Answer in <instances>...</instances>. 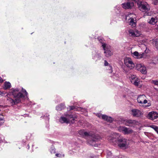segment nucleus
<instances>
[{"mask_svg": "<svg viewBox=\"0 0 158 158\" xmlns=\"http://www.w3.org/2000/svg\"><path fill=\"white\" fill-rule=\"evenodd\" d=\"M123 7L125 9L131 8L134 6V3L133 2H127L126 3H123L122 4Z\"/></svg>", "mask_w": 158, "mask_h": 158, "instance_id": "10", "label": "nucleus"}, {"mask_svg": "<svg viewBox=\"0 0 158 158\" xmlns=\"http://www.w3.org/2000/svg\"><path fill=\"white\" fill-rule=\"evenodd\" d=\"M1 111V110L0 109V111Z\"/></svg>", "mask_w": 158, "mask_h": 158, "instance_id": "45", "label": "nucleus"}, {"mask_svg": "<svg viewBox=\"0 0 158 158\" xmlns=\"http://www.w3.org/2000/svg\"><path fill=\"white\" fill-rule=\"evenodd\" d=\"M153 1V3L155 5H156L158 3V0H152Z\"/></svg>", "mask_w": 158, "mask_h": 158, "instance_id": "34", "label": "nucleus"}, {"mask_svg": "<svg viewBox=\"0 0 158 158\" xmlns=\"http://www.w3.org/2000/svg\"><path fill=\"white\" fill-rule=\"evenodd\" d=\"M22 91L23 92V93H25V95L26 96H27V95L28 94V93H27V92L26 91V90L25 89H24L23 88H22Z\"/></svg>", "mask_w": 158, "mask_h": 158, "instance_id": "33", "label": "nucleus"}, {"mask_svg": "<svg viewBox=\"0 0 158 158\" xmlns=\"http://www.w3.org/2000/svg\"><path fill=\"white\" fill-rule=\"evenodd\" d=\"M135 121L134 120H132L131 119H129L127 120V124H133L134 123H135Z\"/></svg>", "mask_w": 158, "mask_h": 158, "instance_id": "29", "label": "nucleus"}, {"mask_svg": "<svg viewBox=\"0 0 158 158\" xmlns=\"http://www.w3.org/2000/svg\"><path fill=\"white\" fill-rule=\"evenodd\" d=\"M131 112V115L134 117H139L143 114L141 111L135 109H132Z\"/></svg>", "mask_w": 158, "mask_h": 158, "instance_id": "8", "label": "nucleus"}, {"mask_svg": "<svg viewBox=\"0 0 158 158\" xmlns=\"http://www.w3.org/2000/svg\"><path fill=\"white\" fill-rule=\"evenodd\" d=\"M126 125H127V126H129V125H128V124H126Z\"/></svg>", "mask_w": 158, "mask_h": 158, "instance_id": "42", "label": "nucleus"}, {"mask_svg": "<svg viewBox=\"0 0 158 158\" xmlns=\"http://www.w3.org/2000/svg\"><path fill=\"white\" fill-rule=\"evenodd\" d=\"M28 146H29V147H28V148H29V145H28Z\"/></svg>", "mask_w": 158, "mask_h": 158, "instance_id": "43", "label": "nucleus"}, {"mask_svg": "<svg viewBox=\"0 0 158 158\" xmlns=\"http://www.w3.org/2000/svg\"><path fill=\"white\" fill-rule=\"evenodd\" d=\"M97 39H98V40H99V42L102 44V45L103 44H105V43H104L103 42V40L100 37H98Z\"/></svg>", "mask_w": 158, "mask_h": 158, "instance_id": "31", "label": "nucleus"}, {"mask_svg": "<svg viewBox=\"0 0 158 158\" xmlns=\"http://www.w3.org/2000/svg\"><path fill=\"white\" fill-rule=\"evenodd\" d=\"M103 120L110 123L112 122L113 120L112 118H111L110 117L106 115V117H105V118L103 119Z\"/></svg>", "mask_w": 158, "mask_h": 158, "instance_id": "23", "label": "nucleus"}, {"mask_svg": "<svg viewBox=\"0 0 158 158\" xmlns=\"http://www.w3.org/2000/svg\"><path fill=\"white\" fill-rule=\"evenodd\" d=\"M128 32L130 35L133 37H138L140 35V33L137 31H135L133 30L130 29L129 30Z\"/></svg>", "mask_w": 158, "mask_h": 158, "instance_id": "11", "label": "nucleus"}, {"mask_svg": "<svg viewBox=\"0 0 158 158\" xmlns=\"http://www.w3.org/2000/svg\"><path fill=\"white\" fill-rule=\"evenodd\" d=\"M19 91V90L18 88H16L14 89L12 88L10 90V91L9 92L10 94H11L15 98L16 95L18 93V92Z\"/></svg>", "mask_w": 158, "mask_h": 158, "instance_id": "14", "label": "nucleus"}, {"mask_svg": "<svg viewBox=\"0 0 158 158\" xmlns=\"http://www.w3.org/2000/svg\"><path fill=\"white\" fill-rule=\"evenodd\" d=\"M150 127L153 128L155 130V131L158 134V127L155 126L154 125H151L150 126Z\"/></svg>", "mask_w": 158, "mask_h": 158, "instance_id": "27", "label": "nucleus"}, {"mask_svg": "<svg viewBox=\"0 0 158 158\" xmlns=\"http://www.w3.org/2000/svg\"><path fill=\"white\" fill-rule=\"evenodd\" d=\"M155 45L156 48L158 50V41H156L155 42Z\"/></svg>", "mask_w": 158, "mask_h": 158, "instance_id": "35", "label": "nucleus"}, {"mask_svg": "<svg viewBox=\"0 0 158 158\" xmlns=\"http://www.w3.org/2000/svg\"><path fill=\"white\" fill-rule=\"evenodd\" d=\"M157 22V19L156 18L152 17L149 20L148 23L152 25H154Z\"/></svg>", "mask_w": 158, "mask_h": 158, "instance_id": "18", "label": "nucleus"}, {"mask_svg": "<svg viewBox=\"0 0 158 158\" xmlns=\"http://www.w3.org/2000/svg\"><path fill=\"white\" fill-rule=\"evenodd\" d=\"M108 64L109 63H108V62L106 60H105L104 61V65L105 66H108Z\"/></svg>", "mask_w": 158, "mask_h": 158, "instance_id": "36", "label": "nucleus"}, {"mask_svg": "<svg viewBox=\"0 0 158 158\" xmlns=\"http://www.w3.org/2000/svg\"><path fill=\"white\" fill-rule=\"evenodd\" d=\"M147 117L151 120L156 119L158 117V114L155 112L152 111L149 113Z\"/></svg>", "mask_w": 158, "mask_h": 158, "instance_id": "9", "label": "nucleus"}, {"mask_svg": "<svg viewBox=\"0 0 158 158\" xmlns=\"http://www.w3.org/2000/svg\"><path fill=\"white\" fill-rule=\"evenodd\" d=\"M3 81V80L2 78L0 77V82H2Z\"/></svg>", "mask_w": 158, "mask_h": 158, "instance_id": "41", "label": "nucleus"}, {"mask_svg": "<svg viewBox=\"0 0 158 158\" xmlns=\"http://www.w3.org/2000/svg\"><path fill=\"white\" fill-rule=\"evenodd\" d=\"M111 154L112 153L110 151H108L107 152V154L108 155H111Z\"/></svg>", "mask_w": 158, "mask_h": 158, "instance_id": "40", "label": "nucleus"}, {"mask_svg": "<svg viewBox=\"0 0 158 158\" xmlns=\"http://www.w3.org/2000/svg\"><path fill=\"white\" fill-rule=\"evenodd\" d=\"M152 82L156 85L158 86V80H154L152 81Z\"/></svg>", "mask_w": 158, "mask_h": 158, "instance_id": "32", "label": "nucleus"}, {"mask_svg": "<svg viewBox=\"0 0 158 158\" xmlns=\"http://www.w3.org/2000/svg\"><path fill=\"white\" fill-rule=\"evenodd\" d=\"M140 10L143 12H147L150 10L149 6L146 2L141 3L139 7Z\"/></svg>", "mask_w": 158, "mask_h": 158, "instance_id": "7", "label": "nucleus"}, {"mask_svg": "<svg viewBox=\"0 0 158 158\" xmlns=\"http://www.w3.org/2000/svg\"><path fill=\"white\" fill-rule=\"evenodd\" d=\"M4 118L3 116L0 114V125H1L4 123Z\"/></svg>", "mask_w": 158, "mask_h": 158, "instance_id": "25", "label": "nucleus"}, {"mask_svg": "<svg viewBox=\"0 0 158 158\" xmlns=\"http://www.w3.org/2000/svg\"><path fill=\"white\" fill-rule=\"evenodd\" d=\"M133 55L134 56L136 57L137 58H141L145 56L146 54L144 53L139 54L136 51L133 53Z\"/></svg>", "mask_w": 158, "mask_h": 158, "instance_id": "13", "label": "nucleus"}, {"mask_svg": "<svg viewBox=\"0 0 158 158\" xmlns=\"http://www.w3.org/2000/svg\"><path fill=\"white\" fill-rule=\"evenodd\" d=\"M7 100L11 106L15 105L19 102L21 101V100H19V99H15V100H14L11 98H8Z\"/></svg>", "mask_w": 158, "mask_h": 158, "instance_id": "12", "label": "nucleus"}, {"mask_svg": "<svg viewBox=\"0 0 158 158\" xmlns=\"http://www.w3.org/2000/svg\"><path fill=\"white\" fill-rule=\"evenodd\" d=\"M100 57V54L99 53L97 52L95 54H93V57L94 59H95L96 57H97V60H98Z\"/></svg>", "mask_w": 158, "mask_h": 158, "instance_id": "24", "label": "nucleus"}, {"mask_svg": "<svg viewBox=\"0 0 158 158\" xmlns=\"http://www.w3.org/2000/svg\"><path fill=\"white\" fill-rule=\"evenodd\" d=\"M65 117H61L59 119V121L61 123H73L77 118V116L74 114H64Z\"/></svg>", "mask_w": 158, "mask_h": 158, "instance_id": "3", "label": "nucleus"}, {"mask_svg": "<svg viewBox=\"0 0 158 158\" xmlns=\"http://www.w3.org/2000/svg\"><path fill=\"white\" fill-rule=\"evenodd\" d=\"M24 96L22 93L18 92V93L15 98H16V99H19V100H20V99L21 98H24Z\"/></svg>", "mask_w": 158, "mask_h": 158, "instance_id": "19", "label": "nucleus"}, {"mask_svg": "<svg viewBox=\"0 0 158 158\" xmlns=\"http://www.w3.org/2000/svg\"><path fill=\"white\" fill-rule=\"evenodd\" d=\"M150 106V105H149L148 106Z\"/></svg>", "mask_w": 158, "mask_h": 158, "instance_id": "44", "label": "nucleus"}, {"mask_svg": "<svg viewBox=\"0 0 158 158\" xmlns=\"http://www.w3.org/2000/svg\"><path fill=\"white\" fill-rule=\"evenodd\" d=\"M118 130L120 132H123L125 134H128L133 132V131L130 128L125 127H119Z\"/></svg>", "mask_w": 158, "mask_h": 158, "instance_id": "6", "label": "nucleus"}, {"mask_svg": "<svg viewBox=\"0 0 158 158\" xmlns=\"http://www.w3.org/2000/svg\"><path fill=\"white\" fill-rule=\"evenodd\" d=\"M139 71L143 74H145L147 73L146 68L145 67L140 65L139 69Z\"/></svg>", "mask_w": 158, "mask_h": 158, "instance_id": "22", "label": "nucleus"}, {"mask_svg": "<svg viewBox=\"0 0 158 158\" xmlns=\"http://www.w3.org/2000/svg\"><path fill=\"white\" fill-rule=\"evenodd\" d=\"M56 156L58 157H60L61 155L59 153H56Z\"/></svg>", "mask_w": 158, "mask_h": 158, "instance_id": "39", "label": "nucleus"}, {"mask_svg": "<svg viewBox=\"0 0 158 158\" xmlns=\"http://www.w3.org/2000/svg\"><path fill=\"white\" fill-rule=\"evenodd\" d=\"M146 96L144 95H139L137 98V100L138 103L143 104V101L145 98Z\"/></svg>", "mask_w": 158, "mask_h": 158, "instance_id": "15", "label": "nucleus"}, {"mask_svg": "<svg viewBox=\"0 0 158 158\" xmlns=\"http://www.w3.org/2000/svg\"><path fill=\"white\" fill-rule=\"evenodd\" d=\"M65 106L64 104H61L58 105L56 107V110H57L60 111L64 109L65 108Z\"/></svg>", "mask_w": 158, "mask_h": 158, "instance_id": "20", "label": "nucleus"}, {"mask_svg": "<svg viewBox=\"0 0 158 158\" xmlns=\"http://www.w3.org/2000/svg\"><path fill=\"white\" fill-rule=\"evenodd\" d=\"M129 21L130 25L133 27H135L136 26V23L133 18H130L129 19Z\"/></svg>", "mask_w": 158, "mask_h": 158, "instance_id": "16", "label": "nucleus"}, {"mask_svg": "<svg viewBox=\"0 0 158 158\" xmlns=\"http://www.w3.org/2000/svg\"><path fill=\"white\" fill-rule=\"evenodd\" d=\"M79 133L86 139L88 144L92 146H96V142L101 139L100 136L98 134L90 132H88L83 130H80Z\"/></svg>", "mask_w": 158, "mask_h": 158, "instance_id": "1", "label": "nucleus"}, {"mask_svg": "<svg viewBox=\"0 0 158 158\" xmlns=\"http://www.w3.org/2000/svg\"><path fill=\"white\" fill-rule=\"evenodd\" d=\"M124 64L129 69H131L135 67L134 64L129 57L126 58L124 60Z\"/></svg>", "mask_w": 158, "mask_h": 158, "instance_id": "4", "label": "nucleus"}, {"mask_svg": "<svg viewBox=\"0 0 158 158\" xmlns=\"http://www.w3.org/2000/svg\"><path fill=\"white\" fill-rule=\"evenodd\" d=\"M102 46L104 51V53L105 54V56L106 57H108L112 55L113 53L110 50V47L106 46V44H103Z\"/></svg>", "mask_w": 158, "mask_h": 158, "instance_id": "5", "label": "nucleus"}, {"mask_svg": "<svg viewBox=\"0 0 158 158\" xmlns=\"http://www.w3.org/2000/svg\"><path fill=\"white\" fill-rule=\"evenodd\" d=\"M96 115L99 118H101L103 119L106 117V115L102 114L101 113H98Z\"/></svg>", "mask_w": 158, "mask_h": 158, "instance_id": "26", "label": "nucleus"}, {"mask_svg": "<svg viewBox=\"0 0 158 158\" xmlns=\"http://www.w3.org/2000/svg\"><path fill=\"white\" fill-rule=\"evenodd\" d=\"M4 85L3 87L5 89H7L11 87V85L9 82H5Z\"/></svg>", "mask_w": 158, "mask_h": 158, "instance_id": "17", "label": "nucleus"}, {"mask_svg": "<svg viewBox=\"0 0 158 158\" xmlns=\"http://www.w3.org/2000/svg\"><path fill=\"white\" fill-rule=\"evenodd\" d=\"M75 107L73 106H70V110H73L74 109Z\"/></svg>", "mask_w": 158, "mask_h": 158, "instance_id": "37", "label": "nucleus"}, {"mask_svg": "<svg viewBox=\"0 0 158 158\" xmlns=\"http://www.w3.org/2000/svg\"><path fill=\"white\" fill-rule=\"evenodd\" d=\"M140 80L138 78H136L135 80L131 81V83L136 86H138Z\"/></svg>", "mask_w": 158, "mask_h": 158, "instance_id": "21", "label": "nucleus"}, {"mask_svg": "<svg viewBox=\"0 0 158 158\" xmlns=\"http://www.w3.org/2000/svg\"><path fill=\"white\" fill-rule=\"evenodd\" d=\"M55 151L54 146L52 145L50 149V151L51 153H55L56 152Z\"/></svg>", "mask_w": 158, "mask_h": 158, "instance_id": "28", "label": "nucleus"}, {"mask_svg": "<svg viewBox=\"0 0 158 158\" xmlns=\"http://www.w3.org/2000/svg\"><path fill=\"white\" fill-rule=\"evenodd\" d=\"M113 137H110L108 139L110 142L117 141L118 146L121 148L126 149L129 145L127 140L123 137H120V135L118 133H115L112 135Z\"/></svg>", "mask_w": 158, "mask_h": 158, "instance_id": "2", "label": "nucleus"}, {"mask_svg": "<svg viewBox=\"0 0 158 158\" xmlns=\"http://www.w3.org/2000/svg\"><path fill=\"white\" fill-rule=\"evenodd\" d=\"M148 101L146 99H144L143 102V103L146 104L147 103Z\"/></svg>", "mask_w": 158, "mask_h": 158, "instance_id": "38", "label": "nucleus"}, {"mask_svg": "<svg viewBox=\"0 0 158 158\" xmlns=\"http://www.w3.org/2000/svg\"><path fill=\"white\" fill-rule=\"evenodd\" d=\"M137 78L136 77V76L135 75H131L130 77V80L131 81H131H134V80H135V79Z\"/></svg>", "mask_w": 158, "mask_h": 158, "instance_id": "30", "label": "nucleus"}]
</instances>
